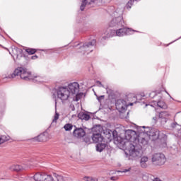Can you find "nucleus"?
I'll return each mask as SVG.
<instances>
[{
	"instance_id": "obj_1",
	"label": "nucleus",
	"mask_w": 181,
	"mask_h": 181,
	"mask_svg": "<svg viewBox=\"0 0 181 181\" xmlns=\"http://www.w3.org/2000/svg\"><path fill=\"white\" fill-rule=\"evenodd\" d=\"M124 136L127 141L133 142L129 144L127 148L129 156L134 158L135 159L141 158L144 154V151H142V145L138 143V134H136V132L129 129L126 131Z\"/></svg>"
},
{
	"instance_id": "obj_2",
	"label": "nucleus",
	"mask_w": 181,
	"mask_h": 181,
	"mask_svg": "<svg viewBox=\"0 0 181 181\" xmlns=\"http://www.w3.org/2000/svg\"><path fill=\"white\" fill-rule=\"evenodd\" d=\"M16 76H20L22 80L29 81L30 80H35L36 76H32V73L28 71V69L23 67H18L15 69L14 72L8 77L9 78H15Z\"/></svg>"
},
{
	"instance_id": "obj_3",
	"label": "nucleus",
	"mask_w": 181,
	"mask_h": 181,
	"mask_svg": "<svg viewBox=\"0 0 181 181\" xmlns=\"http://www.w3.org/2000/svg\"><path fill=\"white\" fill-rule=\"evenodd\" d=\"M149 128L146 127H138L136 131L138 137V144H141V146L148 145L149 142V136L148 135Z\"/></svg>"
},
{
	"instance_id": "obj_4",
	"label": "nucleus",
	"mask_w": 181,
	"mask_h": 181,
	"mask_svg": "<svg viewBox=\"0 0 181 181\" xmlns=\"http://www.w3.org/2000/svg\"><path fill=\"white\" fill-rule=\"evenodd\" d=\"M133 32H135V30L127 28H120L117 30H108L107 33H105L106 36L103 37V39H105L106 37H112L114 35L119 37L127 36V35H132Z\"/></svg>"
},
{
	"instance_id": "obj_5",
	"label": "nucleus",
	"mask_w": 181,
	"mask_h": 181,
	"mask_svg": "<svg viewBox=\"0 0 181 181\" xmlns=\"http://www.w3.org/2000/svg\"><path fill=\"white\" fill-rule=\"evenodd\" d=\"M95 45V40H92L89 42L80 43L77 45H75L74 47H77V49H80L79 53H83L86 54L87 52H93L91 48Z\"/></svg>"
},
{
	"instance_id": "obj_6",
	"label": "nucleus",
	"mask_w": 181,
	"mask_h": 181,
	"mask_svg": "<svg viewBox=\"0 0 181 181\" xmlns=\"http://www.w3.org/2000/svg\"><path fill=\"white\" fill-rule=\"evenodd\" d=\"M57 97L63 103V101H67L70 98V90L66 87H59L57 92Z\"/></svg>"
},
{
	"instance_id": "obj_7",
	"label": "nucleus",
	"mask_w": 181,
	"mask_h": 181,
	"mask_svg": "<svg viewBox=\"0 0 181 181\" xmlns=\"http://www.w3.org/2000/svg\"><path fill=\"white\" fill-rule=\"evenodd\" d=\"M151 162L156 166H162V165H165L166 158L163 153H156L152 156Z\"/></svg>"
},
{
	"instance_id": "obj_8",
	"label": "nucleus",
	"mask_w": 181,
	"mask_h": 181,
	"mask_svg": "<svg viewBox=\"0 0 181 181\" xmlns=\"http://www.w3.org/2000/svg\"><path fill=\"white\" fill-rule=\"evenodd\" d=\"M69 91L71 95H76V101H78V92L80 91V85L77 82L69 84Z\"/></svg>"
},
{
	"instance_id": "obj_9",
	"label": "nucleus",
	"mask_w": 181,
	"mask_h": 181,
	"mask_svg": "<svg viewBox=\"0 0 181 181\" xmlns=\"http://www.w3.org/2000/svg\"><path fill=\"white\" fill-rule=\"evenodd\" d=\"M116 108L119 112H125L128 108V105H127V101L124 99H119L116 101L115 103Z\"/></svg>"
},
{
	"instance_id": "obj_10",
	"label": "nucleus",
	"mask_w": 181,
	"mask_h": 181,
	"mask_svg": "<svg viewBox=\"0 0 181 181\" xmlns=\"http://www.w3.org/2000/svg\"><path fill=\"white\" fill-rule=\"evenodd\" d=\"M110 28H119V26H124V21L122 17H117L113 18L109 23Z\"/></svg>"
},
{
	"instance_id": "obj_11",
	"label": "nucleus",
	"mask_w": 181,
	"mask_h": 181,
	"mask_svg": "<svg viewBox=\"0 0 181 181\" xmlns=\"http://www.w3.org/2000/svg\"><path fill=\"white\" fill-rule=\"evenodd\" d=\"M148 141L151 138L153 141H156V139H159V136H160V132L158 129H153L151 132L148 130Z\"/></svg>"
},
{
	"instance_id": "obj_12",
	"label": "nucleus",
	"mask_w": 181,
	"mask_h": 181,
	"mask_svg": "<svg viewBox=\"0 0 181 181\" xmlns=\"http://www.w3.org/2000/svg\"><path fill=\"white\" fill-rule=\"evenodd\" d=\"M73 135L76 138H83V136H86V130L81 127H76L74 130Z\"/></svg>"
},
{
	"instance_id": "obj_13",
	"label": "nucleus",
	"mask_w": 181,
	"mask_h": 181,
	"mask_svg": "<svg viewBox=\"0 0 181 181\" xmlns=\"http://www.w3.org/2000/svg\"><path fill=\"white\" fill-rule=\"evenodd\" d=\"M92 139H93V142L97 144L98 142H103L104 137L103 136H101V134L97 133V134H93Z\"/></svg>"
},
{
	"instance_id": "obj_14",
	"label": "nucleus",
	"mask_w": 181,
	"mask_h": 181,
	"mask_svg": "<svg viewBox=\"0 0 181 181\" xmlns=\"http://www.w3.org/2000/svg\"><path fill=\"white\" fill-rule=\"evenodd\" d=\"M93 4H94V0H83L80 7L81 11H84L86 6H90Z\"/></svg>"
},
{
	"instance_id": "obj_15",
	"label": "nucleus",
	"mask_w": 181,
	"mask_h": 181,
	"mask_svg": "<svg viewBox=\"0 0 181 181\" xmlns=\"http://www.w3.org/2000/svg\"><path fill=\"white\" fill-rule=\"evenodd\" d=\"M78 118L81 119L82 121H88L91 117L88 113H86L84 112H81L78 114Z\"/></svg>"
},
{
	"instance_id": "obj_16",
	"label": "nucleus",
	"mask_w": 181,
	"mask_h": 181,
	"mask_svg": "<svg viewBox=\"0 0 181 181\" xmlns=\"http://www.w3.org/2000/svg\"><path fill=\"white\" fill-rule=\"evenodd\" d=\"M149 158L147 156H143L140 160V166L143 169H146L148 168V161Z\"/></svg>"
},
{
	"instance_id": "obj_17",
	"label": "nucleus",
	"mask_w": 181,
	"mask_h": 181,
	"mask_svg": "<svg viewBox=\"0 0 181 181\" xmlns=\"http://www.w3.org/2000/svg\"><path fill=\"white\" fill-rule=\"evenodd\" d=\"M9 170L12 172H21L23 170V167L21 165H13L9 167Z\"/></svg>"
},
{
	"instance_id": "obj_18",
	"label": "nucleus",
	"mask_w": 181,
	"mask_h": 181,
	"mask_svg": "<svg viewBox=\"0 0 181 181\" xmlns=\"http://www.w3.org/2000/svg\"><path fill=\"white\" fill-rule=\"evenodd\" d=\"M45 175L43 173H37L34 175V180L35 181H43L45 178Z\"/></svg>"
},
{
	"instance_id": "obj_19",
	"label": "nucleus",
	"mask_w": 181,
	"mask_h": 181,
	"mask_svg": "<svg viewBox=\"0 0 181 181\" xmlns=\"http://www.w3.org/2000/svg\"><path fill=\"white\" fill-rule=\"evenodd\" d=\"M107 147V144L104 143L98 144L96 145V151L98 152H103Z\"/></svg>"
},
{
	"instance_id": "obj_20",
	"label": "nucleus",
	"mask_w": 181,
	"mask_h": 181,
	"mask_svg": "<svg viewBox=\"0 0 181 181\" xmlns=\"http://www.w3.org/2000/svg\"><path fill=\"white\" fill-rule=\"evenodd\" d=\"M33 139L37 142H43L44 141H46V136H45V134H41L38 135L37 137H35Z\"/></svg>"
},
{
	"instance_id": "obj_21",
	"label": "nucleus",
	"mask_w": 181,
	"mask_h": 181,
	"mask_svg": "<svg viewBox=\"0 0 181 181\" xmlns=\"http://www.w3.org/2000/svg\"><path fill=\"white\" fill-rule=\"evenodd\" d=\"M158 117L159 118H161V119H165V122H166V118L169 117V113L166 111L160 112Z\"/></svg>"
},
{
	"instance_id": "obj_22",
	"label": "nucleus",
	"mask_w": 181,
	"mask_h": 181,
	"mask_svg": "<svg viewBox=\"0 0 181 181\" xmlns=\"http://www.w3.org/2000/svg\"><path fill=\"white\" fill-rule=\"evenodd\" d=\"M0 140L1 141V144H4L8 141H11V136L8 135H2L0 136Z\"/></svg>"
},
{
	"instance_id": "obj_23",
	"label": "nucleus",
	"mask_w": 181,
	"mask_h": 181,
	"mask_svg": "<svg viewBox=\"0 0 181 181\" xmlns=\"http://www.w3.org/2000/svg\"><path fill=\"white\" fill-rule=\"evenodd\" d=\"M158 107H160V108H162L163 110H166L168 108V105H166V103H165L163 101L160 100L157 103Z\"/></svg>"
},
{
	"instance_id": "obj_24",
	"label": "nucleus",
	"mask_w": 181,
	"mask_h": 181,
	"mask_svg": "<svg viewBox=\"0 0 181 181\" xmlns=\"http://www.w3.org/2000/svg\"><path fill=\"white\" fill-rule=\"evenodd\" d=\"M25 51L28 53V54H35L37 50L33 48H26Z\"/></svg>"
},
{
	"instance_id": "obj_25",
	"label": "nucleus",
	"mask_w": 181,
	"mask_h": 181,
	"mask_svg": "<svg viewBox=\"0 0 181 181\" xmlns=\"http://www.w3.org/2000/svg\"><path fill=\"white\" fill-rule=\"evenodd\" d=\"M60 117V115L57 113V112H55V115L54 116V119L52 122V124H57V119H59V117Z\"/></svg>"
},
{
	"instance_id": "obj_26",
	"label": "nucleus",
	"mask_w": 181,
	"mask_h": 181,
	"mask_svg": "<svg viewBox=\"0 0 181 181\" xmlns=\"http://www.w3.org/2000/svg\"><path fill=\"white\" fill-rule=\"evenodd\" d=\"M43 181H54L53 177L52 175H44V180Z\"/></svg>"
},
{
	"instance_id": "obj_27",
	"label": "nucleus",
	"mask_w": 181,
	"mask_h": 181,
	"mask_svg": "<svg viewBox=\"0 0 181 181\" xmlns=\"http://www.w3.org/2000/svg\"><path fill=\"white\" fill-rule=\"evenodd\" d=\"M65 131H71L73 129V124H66L64 126Z\"/></svg>"
},
{
	"instance_id": "obj_28",
	"label": "nucleus",
	"mask_w": 181,
	"mask_h": 181,
	"mask_svg": "<svg viewBox=\"0 0 181 181\" xmlns=\"http://www.w3.org/2000/svg\"><path fill=\"white\" fill-rule=\"evenodd\" d=\"M135 1L134 0H129V2L127 4V9H131V7L132 6V5H134V2Z\"/></svg>"
},
{
	"instance_id": "obj_29",
	"label": "nucleus",
	"mask_w": 181,
	"mask_h": 181,
	"mask_svg": "<svg viewBox=\"0 0 181 181\" xmlns=\"http://www.w3.org/2000/svg\"><path fill=\"white\" fill-rule=\"evenodd\" d=\"M83 180H85V181H97V180H95V179L93 178L92 177H87V176L83 177Z\"/></svg>"
},
{
	"instance_id": "obj_30",
	"label": "nucleus",
	"mask_w": 181,
	"mask_h": 181,
	"mask_svg": "<svg viewBox=\"0 0 181 181\" xmlns=\"http://www.w3.org/2000/svg\"><path fill=\"white\" fill-rule=\"evenodd\" d=\"M54 176L57 179L58 181H62L63 180V177L62 175L54 173Z\"/></svg>"
},
{
	"instance_id": "obj_31",
	"label": "nucleus",
	"mask_w": 181,
	"mask_h": 181,
	"mask_svg": "<svg viewBox=\"0 0 181 181\" xmlns=\"http://www.w3.org/2000/svg\"><path fill=\"white\" fill-rule=\"evenodd\" d=\"M121 173H127V172H131V168L123 169L122 170L119 171Z\"/></svg>"
},
{
	"instance_id": "obj_32",
	"label": "nucleus",
	"mask_w": 181,
	"mask_h": 181,
	"mask_svg": "<svg viewBox=\"0 0 181 181\" xmlns=\"http://www.w3.org/2000/svg\"><path fill=\"white\" fill-rule=\"evenodd\" d=\"M69 108L71 111H75V110H76V107H74V105H73V104L70 105Z\"/></svg>"
},
{
	"instance_id": "obj_33",
	"label": "nucleus",
	"mask_w": 181,
	"mask_h": 181,
	"mask_svg": "<svg viewBox=\"0 0 181 181\" xmlns=\"http://www.w3.org/2000/svg\"><path fill=\"white\" fill-rule=\"evenodd\" d=\"M104 95L97 96L98 101H100V100H104Z\"/></svg>"
},
{
	"instance_id": "obj_34",
	"label": "nucleus",
	"mask_w": 181,
	"mask_h": 181,
	"mask_svg": "<svg viewBox=\"0 0 181 181\" xmlns=\"http://www.w3.org/2000/svg\"><path fill=\"white\" fill-rule=\"evenodd\" d=\"M110 180H113V181L118 180V177H111Z\"/></svg>"
},
{
	"instance_id": "obj_35",
	"label": "nucleus",
	"mask_w": 181,
	"mask_h": 181,
	"mask_svg": "<svg viewBox=\"0 0 181 181\" xmlns=\"http://www.w3.org/2000/svg\"><path fill=\"white\" fill-rule=\"evenodd\" d=\"M177 125V123H176V122L172 123L171 124V127L172 128H175Z\"/></svg>"
},
{
	"instance_id": "obj_36",
	"label": "nucleus",
	"mask_w": 181,
	"mask_h": 181,
	"mask_svg": "<svg viewBox=\"0 0 181 181\" xmlns=\"http://www.w3.org/2000/svg\"><path fill=\"white\" fill-rule=\"evenodd\" d=\"M96 83H97V84H99L100 87H104V86L103 85V83H101V81H98Z\"/></svg>"
},
{
	"instance_id": "obj_37",
	"label": "nucleus",
	"mask_w": 181,
	"mask_h": 181,
	"mask_svg": "<svg viewBox=\"0 0 181 181\" xmlns=\"http://www.w3.org/2000/svg\"><path fill=\"white\" fill-rule=\"evenodd\" d=\"M31 59H32L33 60H36V59H37V55L33 56V57H31Z\"/></svg>"
},
{
	"instance_id": "obj_38",
	"label": "nucleus",
	"mask_w": 181,
	"mask_h": 181,
	"mask_svg": "<svg viewBox=\"0 0 181 181\" xmlns=\"http://www.w3.org/2000/svg\"><path fill=\"white\" fill-rule=\"evenodd\" d=\"M153 181H162V180H160V179L159 178H155Z\"/></svg>"
},
{
	"instance_id": "obj_39",
	"label": "nucleus",
	"mask_w": 181,
	"mask_h": 181,
	"mask_svg": "<svg viewBox=\"0 0 181 181\" xmlns=\"http://www.w3.org/2000/svg\"><path fill=\"white\" fill-rule=\"evenodd\" d=\"M110 136H111V133H109V134H107V138H110Z\"/></svg>"
},
{
	"instance_id": "obj_40",
	"label": "nucleus",
	"mask_w": 181,
	"mask_h": 181,
	"mask_svg": "<svg viewBox=\"0 0 181 181\" xmlns=\"http://www.w3.org/2000/svg\"><path fill=\"white\" fill-rule=\"evenodd\" d=\"M106 90H107V93H108V88H106Z\"/></svg>"
}]
</instances>
